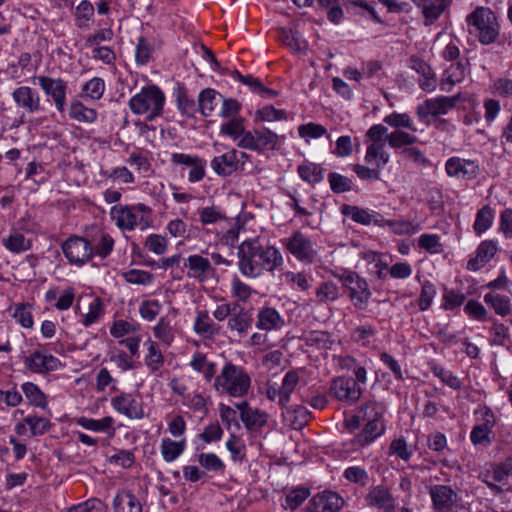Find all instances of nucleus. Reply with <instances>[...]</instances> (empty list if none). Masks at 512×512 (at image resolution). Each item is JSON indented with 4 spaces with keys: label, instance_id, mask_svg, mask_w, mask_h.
I'll use <instances>...</instances> for the list:
<instances>
[{
    "label": "nucleus",
    "instance_id": "obj_1",
    "mask_svg": "<svg viewBox=\"0 0 512 512\" xmlns=\"http://www.w3.org/2000/svg\"><path fill=\"white\" fill-rule=\"evenodd\" d=\"M237 267L247 279H258L265 272L273 273L284 264L280 250L267 243L260 237H251L238 246Z\"/></svg>",
    "mask_w": 512,
    "mask_h": 512
},
{
    "label": "nucleus",
    "instance_id": "obj_2",
    "mask_svg": "<svg viewBox=\"0 0 512 512\" xmlns=\"http://www.w3.org/2000/svg\"><path fill=\"white\" fill-rule=\"evenodd\" d=\"M466 31L481 45H491L500 37V22L496 13L488 6H477L465 17Z\"/></svg>",
    "mask_w": 512,
    "mask_h": 512
},
{
    "label": "nucleus",
    "instance_id": "obj_3",
    "mask_svg": "<svg viewBox=\"0 0 512 512\" xmlns=\"http://www.w3.org/2000/svg\"><path fill=\"white\" fill-rule=\"evenodd\" d=\"M251 384L252 377L245 367L227 361L215 376L213 388L219 395L242 398L249 393Z\"/></svg>",
    "mask_w": 512,
    "mask_h": 512
},
{
    "label": "nucleus",
    "instance_id": "obj_4",
    "mask_svg": "<svg viewBox=\"0 0 512 512\" xmlns=\"http://www.w3.org/2000/svg\"><path fill=\"white\" fill-rule=\"evenodd\" d=\"M153 210L144 203L117 204L111 207L109 216L121 231H145L152 227Z\"/></svg>",
    "mask_w": 512,
    "mask_h": 512
},
{
    "label": "nucleus",
    "instance_id": "obj_5",
    "mask_svg": "<svg viewBox=\"0 0 512 512\" xmlns=\"http://www.w3.org/2000/svg\"><path fill=\"white\" fill-rule=\"evenodd\" d=\"M166 96L155 84L143 86L128 101V107L134 115L144 116L147 121H154L162 116Z\"/></svg>",
    "mask_w": 512,
    "mask_h": 512
},
{
    "label": "nucleus",
    "instance_id": "obj_6",
    "mask_svg": "<svg viewBox=\"0 0 512 512\" xmlns=\"http://www.w3.org/2000/svg\"><path fill=\"white\" fill-rule=\"evenodd\" d=\"M344 292L355 309L364 311L372 298L369 283L355 272H344L339 276Z\"/></svg>",
    "mask_w": 512,
    "mask_h": 512
},
{
    "label": "nucleus",
    "instance_id": "obj_7",
    "mask_svg": "<svg viewBox=\"0 0 512 512\" xmlns=\"http://www.w3.org/2000/svg\"><path fill=\"white\" fill-rule=\"evenodd\" d=\"M112 409L129 420H142L147 416L146 404L138 391H118L110 398Z\"/></svg>",
    "mask_w": 512,
    "mask_h": 512
},
{
    "label": "nucleus",
    "instance_id": "obj_8",
    "mask_svg": "<svg viewBox=\"0 0 512 512\" xmlns=\"http://www.w3.org/2000/svg\"><path fill=\"white\" fill-rule=\"evenodd\" d=\"M34 83L39 86L47 101L55 107L56 111L63 114L69 93L68 81L62 77L38 75L34 77Z\"/></svg>",
    "mask_w": 512,
    "mask_h": 512
},
{
    "label": "nucleus",
    "instance_id": "obj_9",
    "mask_svg": "<svg viewBox=\"0 0 512 512\" xmlns=\"http://www.w3.org/2000/svg\"><path fill=\"white\" fill-rule=\"evenodd\" d=\"M280 243L288 253L301 263L312 264L317 257L313 241L299 230L292 232L288 237L282 238Z\"/></svg>",
    "mask_w": 512,
    "mask_h": 512
},
{
    "label": "nucleus",
    "instance_id": "obj_10",
    "mask_svg": "<svg viewBox=\"0 0 512 512\" xmlns=\"http://www.w3.org/2000/svg\"><path fill=\"white\" fill-rule=\"evenodd\" d=\"M20 359L26 370L42 376L60 370L63 367L61 360L49 353L43 345H38L37 349L28 355L21 356Z\"/></svg>",
    "mask_w": 512,
    "mask_h": 512
},
{
    "label": "nucleus",
    "instance_id": "obj_11",
    "mask_svg": "<svg viewBox=\"0 0 512 512\" xmlns=\"http://www.w3.org/2000/svg\"><path fill=\"white\" fill-rule=\"evenodd\" d=\"M280 137L268 128L248 130L240 142L241 149L265 155L279 148Z\"/></svg>",
    "mask_w": 512,
    "mask_h": 512
},
{
    "label": "nucleus",
    "instance_id": "obj_12",
    "mask_svg": "<svg viewBox=\"0 0 512 512\" xmlns=\"http://www.w3.org/2000/svg\"><path fill=\"white\" fill-rule=\"evenodd\" d=\"M62 252L72 266L82 267L94 257L93 244L84 237L70 236L61 245Z\"/></svg>",
    "mask_w": 512,
    "mask_h": 512
},
{
    "label": "nucleus",
    "instance_id": "obj_13",
    "mask_svg": "<svg viewBox=\"0 0 512 512\" xmlns=\"http://www.w3.org/2000/svg\"><path fill=\"white\" fill-rule=\"evenodd\" d=\"M445 172L450 178L471 181L480 174V164L476 159L452 156L445 162Z\"/></svg>",
    "mask_w": 512,
    "mask_h": 512
},
{
    "label": "nucleus",
    "instance_id": "obj_14",
    "mask_svg": "<svg viewBox=\"0 0 512 512\" xmlns=\"http://www.w3.org/2000/svg\"><path fill=\"white\" fill-rule=\"evenodd\" d=\"M460 96H437L425 100L416 108V115L424 120L429 116H441L448 114L457 104Z\"/></svg>",
    "mask_w": 512,
    "mask_h": 512
},
{
    "label": "nucleus",
    "instance_id": "obj_15",
    "mask_svg": "<svg viewBox=\"0 0 512 512\" xmlns=\"http://www.w3.org/2000/svg\"><path fill=\"white\" fill-rule=\"evenodd\" d=\"M16 107L24 113L37 114L44 110L39 92L30 86H19L11 93Z\"/></svg>",
    "mask_w": 512,
    "mask_h": 512
},
{
    "label": "nucleus",
    "instance_id": "obj_16",
    "mask_svg": "<svg viewBox=\"0 0 512 512\" xmlns=\"http://www.w3.org/2000/svg\"><path fill=\"white\" fill-rule=\"evenodd\" d=\"M247 159L248 155L245 152L230 149L219 156H215L211 160V168L218 176L227 177L236 172L240 163L243 165Z\"/></svg>",
    "mask_w": 512,
    "mask_h": 512
},
{
    "label": "nucleus",
    "instance_id": "obj_17",
    "mask_svg": "<svg viewBox=\"0 0 512 512\" xmlns=\"http://www.w3.org/2000/svg\"><path fill=\"white\" fill-rule=\"evenodd\" d=\"M363 424V429L353 439L344 444L347 451H359L370 446L386 431V423L363 422Z\"/></svg>",
    "mask_w": 512,
    "mask_h": 512
},
{
    "label": "nucleus",
    "instance_id": "obj_18",
    "mask_svg": "<svg viewBox=\"0 0 512 512\" xmlns=\"http://www.w3.org/2000/svg\"><path fill=\"white\" fill-rule=\"evenodd\" d=\"M343 506L344 499L338 493L323 491L309 500L305 512H339Z\"/></svg>",
    "mask_w": 512,
    "mask_h": 512
},
{
    "label": "nucleus",
    "instance_id": "obj_19",
    "mask_svg": "<svg viewBox=\"0 0 512 512\" xmlns=\"http://www.w3.org/2000/svg\"><path fill=\"white\" fill-rule=\"evenodd\" d=\"M329 394L339 401L356 402L361 396V388L350 377H337L330 384Z\"/></svg>",
    "mask_w": 512,
    "mask_h": 512
},
{
    "label": "nucleus",
    "instance_id": "obj_20",
    "mask_svg": "<svg viewBox=\"0 0 512 512\" xmlns=\"http://www.w3.org/2000/svg\"><path fill=\"white\" fill-rule=\"evenodd\" d=\"M286 324L284 316L275 307L265 305L257 310L255 326L261 331H280Z\"/></svg>",
    "mask_w": 512,
    "mask_h": 512
},
{
    "label": "nucleus",
    "instance_id": "obj_21",
    "mask_svg": "<svg viewBox=\"0 0 512 512\" xmlns=\"http://www.w3.org/2000/svg\"><path fill=\"white\" fill-rule=\"evenodd\" d=\"M369 507L375 508L378 512H394L396 501L390 490L383 486L377 485L370 488L365 498Z\"/></svg>",
    "mask_w": 512,
    "mask_h": 512
},
{
    "label": "nucleus",
    "instance_id": "obj_22",
    "mask_svg": "<svg viewBox=\"0 0 512 512\" xmlns=\"http://www.w3.org/2000/svg\"><path fill=\"white\" fill-rule=\"evenodd\" d=\"M184 267L187 269V276L198 282H205L214 273L211 261L200 254L189 255L185 259Z\"/></svg>",
    "mask_w": 512,
    "mask_h": 512
},
{
    "label": "nucleus",
    "instance_id": "obj_23",
    "mask_svg": "<svg viewBox=\"0 0 512 512\" xmlns=\"http://www.w3.org/2000/svg\"><path fill=\"white\" fill-rule=\"evenodd\" d=\"M498 242L496 240H484L476 248L475 254L467 262V270L477 272L484 268L497 254Z\"/></svg>",
    "mask_w": 512,
    "mask_h": 512
},
{
    "label": "nucleus",
    "instance_id": "obj_24",
    "mask_svg": "<svg viewBox=\"0 0 512 512\" xmlns=\"http://www.w3.org/2000/svg\"><path fill=\"white\" fill-rule=\"evenodd\" d=\"M483 301L496 316L506 318L512 325V299L508 295L490 291L484 294Z\"/></svg>",
    "mask_w": 512,
    "mask_h": 512
},
{
    "label": "nucleus",
    "instance_id": "obj_25",
    "mask_svg": "<svg viewBox=\"0 0 512 512\" xmlns=\"http://www.w3.org/2000/svg\"><path fill=\"white\" fill-rule=\"evenodd\" d=\"M433 508L437 512H453L456 502V492L446 485H435L430 489Z\"/></svg>",
    "mask_w": 512,
    "mask_h": 512
},
{
    "label": "nucleus",
    "instance_id": "obj_26",
    "mask_svg": "<svg viewBox=\"0 0 512 512\" xmlns=\"http://www.w3.org/2000/svg\"><path fill=\"white\" fill-rule=\"evenodd\" d=\"M193 332L199 337L213 340L221 333V326L217 324L205 310L196 312L193 322Z\"/></svg>",
    "mask_w": 512,
    "mask_h": 512
},
{
    "label": "nucleus",
    "instance_id": "obj_27",
    "mask_svg": "<svg viewBox=\"0 0 512 512\" xmlns=\"http://www.w3.org/2000/svg\"><path fill=\"white\" fill-rule=\"evenodd\" d=\"M145 350L144 364L150 373L158 372L165 364V356L162 351V344L152 338H147L143 343Z\"/></svg>",
    "mask_w": 512,
    "mask_h": 512
},
{
    "label": "nucleus",
    "instance_id": "obj_28",
    "mask_svg": "<svg viewBox=\"0 0 512 512\" xmlns=\"http://www.w3.org/2000/svg\"><path fill=\"white\" fill-rule=\"evenodd\" d=\"M153 340L169 348L173 345L177 335V328L172 320L166 316L160 317L157 323L152 327Z\"/></svg>",
    "mask_w": 512,
    "mask_h": 512
},
{
    "label": "nucleus",
    "instance_id": "obj_29",
    "mask_svg": "<svg viewBox=\"0 0 512 512\" xmlns=\"http://www.w3.org/2000/svg\"><path fill=\"white\" fill-rule=\"evenodd\" d=\"M241 410L240 417L246 429L258 431L267 424L268 414L258 408H252L247 402L238 406Z\"/></svg>",
    "mask_w": 512,
    "mask_h": 512
},
{
    "label": "nucleus",
    "instance_id": "obj_30",
    "mask_svg": "<svg viewBox=\"0 0 512 512\" xmlns=\"http://www.w3.org/2000/svg\"><path fill=\"white\" fill-rule=\"evenodd\" d=\"M414 5L422 10L426 24L436 21L442 13L451 5L452 0H411Z\"/></svg>",
    "mask_w": 512,
    "mask_h": 512
},
{
    "label": "nucleus",
    "instance_id": "obj_31",
    "mask_svg": "<svg viewBox=\"0 0 512 512\" xmlns=\"http://www.w3.org/2000/svg\"><path fill=\"white\" fill-rule=\"evenodd\" d=\"M411 68L420 75L419 86L426 92H433L437 87V78L430 67L424 60L418 57L411 59Z\"/></svg>",
    "mask_w": 512,
    "mask_h": 512
},
{
    "label": "nucleus",
    "instance_id": "obj_32",
    "mask_svg": "<svg viewBox=\"0 0 512 512\" xmlns=\"http://www.w3.org/2000/svg\"><path fill=\"white\" fill-rule=\"evenodd\" d=\"M113 510L114 512H143V505L132 491L122 489L114 496Z\"/></svg>",
    "mask_w": 512,
    "mask_h": 512
},
{
    "label": "nucleus",
    "instance_id": "obj_33",
    "mask_svg": "<svg viewBox=\"0 0 512 512\" xmlns=\"http://www.w3.org/2000/svg\"><path fill=\"white\" fill-rule=\"evenodd\" d=\"M75 296L76 290L73 287H67L61 291L57 288H51L46 291L44 297L47 302H53V306L58 311H66L72 307Z\"/></svg>",
    "mask_w": 512,
    "mask_h": 512
},
{
    "label": "nucleus",
    "instance_id": "obj_34",
    "mask_svg": "<svg viewBox=\"0 0 512 512\" xmlns=\"http://www.w3.org/2000/svg\"><path fill=\"white\" fill-rule=\"evenodd\" d=\"M74 421L76 425L92 432L106 433L108 435H113L115 432V420L112 416H105L100 419L81 416L75 418Z\"/></svg>",
    "mask_w": 512,
    "mask_h": 512
},
{
    "label": "nucleus",
    "instance_id": "obj_35",
    "mask_svg": "<svg viewBox=\"0 0 512 512\" xmlns=\"http://www.w3.org/2000/svg\"><path fill=\"white\" fill-rule=\"evenodd\" d=\"M187 440L183 437L179 440H173L170 437H164L160 443V453L166 463L177 460L186 450Z\"/></svg>",
    "mask_w": 512,
    "mask_h": 512
},
{
    "label": "nucleus",
    "instance_id": "obj_36",
    "mask_svg": "<svg viewBox=\"0 0 512 512\" xmlns=\"http://www.w3.org/2000/svg\"><path fill=\"white\" fill-rule=\"evenodd\" d=\"M68 116L79 123L92 124L97 121L98 112L96 109L87 107L80 100L74 98L69 104Z\"/></svg>",
    "mask_w": 512,
    "mask_h": 512
},
{
    "label": "nucleus",
    "instance_id": "obj_37",
    "mask_svg": "<svg viewBox=\"0 0 512 512\" xmlns=\"http://www.w3.org/2000/svg\"><path fill=\"white\" fill-rule=\"evenodd\" d=\"M252 315L249 311L244 308H240V310L234 314H232L227 322V328L235 332L238 337H244L248 334L249 330L252 328Z\"/></svg>",
    "mask_w": 512,
    "mask_h": 512
},
{
    "label": "nucleus",
    "instance_id": "obj_38",
    "mask_svg": "<svg viewBox=\"0 0 512 512\" xmlns=\"http://www.w3.org/2000/svg\"><path fill=\"white\" fill-rule=\"evenodd\" d=\"M190 367L203 375L206 381L214 380L217 375V365L215 362L208 359L207 355L202 352H195L189 363Z\"/></svg>",
    "mask_w": 512,
    "mask_h": 512
},
{
    "label": "nucleus",
    "instance_id": "obj_39",
    "mask_svg": "<svg viewBox=\"0 0 512 512\" xmlns=\"http://www.w3.org/2000/svg\"><path fill=\"white\" fill-rule=\"evenodd\" d=\"M362 422L385 423L386 406L383 402L370 400L359 409Z\"/></svg>",
    "mask_w": 512,
    "mask_h": 512
},
{
    "label": "nucleus",
    "instance_id": "obj_40",
    "mask_svg": "<svg viewBox=\"0 0 512 512\" xmlns=\"http://www.w3.org/2000/svg\"><path fill=\"white\" fill-rule=\"evenodd\" d=\"M247 131L245 119L241 116L231 118L220 125V134L231 138L238 147H240V142L244 139Z\"/></svg>",
    "mask_w": 512,
    "mask_h": 512
},
{
    "label": "nucleus",
    "instance_id": "obj_41",
    "mask_svg": "<svg viewBox=\"0 0 512 512\" xmlns=\"http://www.w3.org/2000/svg\"><path fill=\"white\" fill-rule=\"evenodd\" d=\"M3 246L11 253L20 254L31 249L32 241L19 230L12 229L8 236L1 240Z\"/></svg>",
    "mask_w": 512,
    "mask_h": 512
},
{
    "label": "nucleus",
    "instance_id": "obj_42",
    "mask_svg": "<svg viewBox=\"0 0 512 512\" xmlns=\"http://www.w3.org/2000/svg\"><path fill=\"white\" fill-rule=\"evenodd\" d=\"M466 77V67L457 62L452 63L444 72L440 83V89L449 92L456 84L461 83Z\"/></svg>",
    "mask_w": 512,
    "mask_h": 512
},
{
    "label": "nucleus",
    "instance_id": "obj_43",
    "mask_svg": "<svg viewBox=\"0 0 512 512\" xmlns=\"http://www.w3.org/2000/svg\"><path fill=\"white\" fill-rule=\"evenodd\" d=\"M390 160V154L385 144H368L364 161L371 166L381 170Z\"/></svg>",
    "mask_w": 512,
    "mask_h": 512
},
{
    "label": "nucleus",
    "instance_id": "obj_44",
    "mask_svg": "<svg viewBox=\"0 0 512 512\" xmlns=\"http://www.w3.org/2000/svg\"><path fill=\"white\" fill-rule=\"evenodd\" d=\"M222 95L213 88H205L198 95L199 112L204 117H209L214 112Z\"/></svg>",
    "mask_w": 512,
    "mask_h": 512
},
{
    "label": "nucleus",
    "instance_id": "obj_45",
    "mask_svg": "<svg viewBox=\"0 0 512 512\" xmlns=\"http://www.w3.org/2000/svg\"><path fill=\"white\" fill-rule=\"evenodd\" d=\"M282 416L294 429L305 426L310 418V412L302 405H295L283 409Z\"/></svg>",
    "mask_w": 512,
    "mask_h": 512
},
{
    "label": "nucleus",
    "instance_id": "obj_46",
    "mask_svg": "<svg viewBox=\"0 0 512 512\" xmlns=\"http://www.w3.org/2000/svg\"><path fill=\"white\" fill-rule=\"evenodd\" d=\"M466 302L465 294L458 289L445 287L441 296L440 308L444 311H457Z\"/></svg>",
    "mask_w": 512,
    "mask_h": 512
},
{
    "label": "nucleus",
    "instance_id": "obj_47",
    "mask_svg": "<svg viewBox=\"0 0 512 512\" xmlns=\"http://www.w3.org/2000/svg\"><path fill=\"white\" fill-rule=\"evenodd\" d=\"M380 226H387L396 235H412L419 232L422 226L419 222L408 219L385 220L381 218Z\"/></svg>",
    "mask_w": 512,
    "mask_h": 512
},
{
    "label": "nucleus",
    "instance_id": "obj_48",
    "mask_svg": "<svg viewBox=\"0 0 512 512\" xmlns=\"http://www.w3.org/2000/svg\"><path fill=\"white\" fill-rule=\"evenodd\" d=\"M197 461L200 468L203 469L205 474L211 472L214 474H223L226 469L224 461L213 452H201L197 455Z\"/></svg>",
    "mask_w": 512,
    "mask_h": 512
},
{
    "label": "nucleus",
    "instance_id": "obj_49",
    "mask_svg": "<svg viewBox=\"0 0 512 512\" xmlns=\"http://www.w3.org/2000/svg\"><path fill=\"white\" fill-rule=\"evenodd\" d=\"M297 172L301 180L311 185L320 183L324 178L321 165L313 162L300 164L297 168Z\"/></svg>",
    "mask_w": 512,
    "mask_h": 512
},
{
    "label": "nucleus",
    "instance_id": "obj_50",
    "mask_svg": "<svg viewBox=\"0 0 512 512\" xmlns=\"http://www.w3.org/2000/svg\"><path fill=\"white\" fill-rule=\"evenodd\" d=\"M106 90V84L101 77H93L81 87L82 97L91 101L100 100Z\"/></svg>",
    "mask_w": 512,
    "mask_h": 512
},
{
    "label": "nucleus",
    "instance_id": "obj_51",
    "mask_svg": "<svg viewBox=\"0 0 512 512\" xmlns=\"http://www.w3.org/2000/svg\"><path fill=\"white\" fill-rule=\"evenodd\" d=\"M141 330V326L136 321H128L124 319L115 320L110 327V334L112 337L116 339H121L124 337H130Z\"/></svg>",
    "mask_w": 512,
    "mask_h": 512
},
{
    "label": "nucleus",
    "instance_id": "obj_52",
    "mask_svg": "<svg viewBox=\"0 0 512 512\" xmlns=\"http://www.w3.org/2000/svg\"><path fill=\"white\" fill-rule=\"evenodd\" d=\"M256 291L238 275H233L230 282V295L242 303L248 302Z\"/></svg>",
    "mask_w": 512,
    "mask_h": 512
},
{
    "label": "nucleus",
    "instance_id": "obj_53",
    "mask_svg": "<svg viewBox=\"0 0 512 512\" xmlns=\"http://www.w3.org/2000/svg\"><path fill=\"white\" fill-rule=\"evenodd\" d=\"M494 221V210L489 205H484L476 213L473 230L476 235L481 236L491 228Z\"/></svg>",
    "mask_w": 512,
    "mask_h": 512
},
{
    "label": "nucleus",
    "instance_id": "obj_54",
    "mask_svg": "<svg viewBox=\"0 0 512 512\" xmlns=\"http://www.w3.org/2000/svg\"><path fill=\"white\" fill-rule=\"evenodd\" d=\"M223 434V429L217 421L207 424L202 432L197 435V440L201 441L204 445L197 446L196 449H204L207 444L219 442Z\"/></svg>",
    "mask_w": 512,
    "mask_h": 512
},
{
    "label": "nucleus",
    "instance_id": "obj_55",
    "mask_svg": "<svg viewBox=\"0 0 512 512\" xmlns=\"http://www.w3.org/2000/svg\"><path fill=\"white\" fill-rule=\"evenodd\" d=\"M310 496V490L306 487H296L286 493L281 506L285 510H295Z\"/></svg>",
    "mask_w": 512,
    "mask_h": 512
},
{
    "label": "nucleus",
    "instance_id": "obj_56",
    "mask_svg": "<svg viewBox=\"0 0 512 512\" xmlns=\"http://www.w3.org/2000/svg\"><path fill=\"white\" fill-rule=\"evenodd\" d=\"M21 390L29 403L35 407L45 408L47 406V398L42 390L33 382H24Z\"/></svg>",
    "mask_w": 512,
    "mask_h": 512
},
{
    "label": "nucleus",
    "instance_id": "obj_57",
    "mask_svg": "<svg viewBox=\"0 0 512 512\" xmlns=\"http://www.w3.org/2000/svg\"><path fill=\"white\" fill-rule=\"evenodd\" d=\"M105 309L103 305V301L100 297H92L89 305L88 311L82 316L81 324L84 327H89L92 324L98 322L101 317L104 315Z\"/></svg>",
    "mask_w": 512,
    "mask_h": 512
},
{
    "label": "nucleus",
    "instance_id": "obj_58",
    "mask_svg": "<svg viewBox=\"0 0 512 512\" xmlns=\"http://www.w3.org/2000/svg\"><path fill=\"white\" fill-rule=\"evenodd\" d=\"M302 373L301 370H289L288 372H286V374L284 375L283 379H282V384H281V400L282 402H290L291 400V394L293 393V391L296 389L297 385L299 384L300 382V374Z\"/></svg>",
    "mask_w": 512,
    "mask_h": 512
},
{
    "label": "nucleus",
    "instance_id": "obj_59",
    "mask_svg": "<svg viewBox=\"0 0 512 512\" xmlns=\"http://www.w3.org/2000/svg\"><path fill=\"white\" fill-rule=\"evenodd\" d=\"M127 163L140 173H149L152 169L151 157L148 151L134 150L129 154Z\"/></svg>",
    "mask_w": 512,
    "mask_h": 512
},
{
    "label": "nucleus",
    "instance_id": "obj_60",
    "mask_svg": "<svg viewBox=\"0 0 512 512\" xmlns=\"http://www.w3.org/2000/svg\"><path fill=\"white\" fill-rule=\"evenodd\" d=\"M210 403L209 396L199 391H193L185 396L183 405L188 407L193 412L207 413L208 405Z\"/></svg>",
    "mask_w": 512,
    "mask_h": 512
},
{
    "label": "nucleus",
    "instance_id": "obj_61",
    "mask_svg": "<svg viewBox=\"0 0 512 512\" xmlns=\"http://www.w3.org/2000/svg\"><path fill=\"white\" fill-rule=\"evenodd\" d=\"M463 310L469 319L477 322H486L490 318L488 309L475 299L466 301Z\"/></svg>",
    "mask_w": 512,
    "mask_h": 512
},
{
    "label": "nucleus",
    "instance_id": "obj_62",
    "mask_svg": "<svg viewBox=\"0 0 512 512\" xmlns=\"http://www.w3.org/2000/svg\"><path fill=\"white\" fill-rule=\"evenodd\" d=\"M386 141L391 148L398 149L418 142V138L403 130H394L386 135Z\"/></svg>",
    "mask_w": 512,
    "mask_h": 512
},
{
    "label": "nucleus",
    "instance_id": "obj_63",
    "mask_svg": "<svg viewBox=\"0 0 512 512\" xmlns=\"http://www.w3.org/2000/svg\"><path fill=\"white\" fill-rule=\"evenodd\" d=\"M226 449L233 462L243 463L246 460V446L240 437L231 434L226 441Z\"/></svg>",
    "mask_w": 512,
    "mask_h": 512
},
{
    "label": "nucleus",
    "instance_id": "obj_64",
    "mask_svg": "<svg viewBox=\"0 0 512 512\" xmlns=\"http://www.w3.org/2000/svg\"><path fill=\"white\" fill-rule=\"evenodd\" d=\"M94 16V6L88 0H82L75 10V24L78 28H86L90 25Z\"/></svg>",
    "mask_w": 512,
    "mask_h": 512
}]
</instances>
